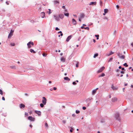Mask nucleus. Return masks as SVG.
<instances>
[{"label":"nucleus","instance_id":"obj_5","mask_svg":"<svg viewBox=\"0 0 133 133\" xmlns=\"http://www.w3.org/2000/svg\"><path fill=\"white\" fill-rule=\"evenodd\" d=\"M105 67L104 66H102L101 68L99 70H98L97 72L98 73H99L100 72H102L103 70L104 69Z\"/></svg>","mask_w":133,"mask_h":133},{"label":"nucleus","instance_id":"obj_55","mask_svg":"<svg viewBox=\"0 0 133 133\" xmlns=\"http://www.w3.org/2000/svg\"><path fill=\"white\" fill-rule=\"evenodd\" d=\"M72 116L73 117H75V114H72Z\"/></svg>","mask_w":133,"mask_h":133},{"label":"nucleus","instance_id":"obj_49","mask_svg":"<svg viewBox=\"0 0 133 133\" xmlns=\"http://www.w3.org/2000/svg\"><path fill=\"white\" fill-rule=\"evenodd\" d=\"M62 8L63 9H65V7L64 6H63Z\"/></svg>","mask_w":133,"mask_h":133},{"label":"nucleus","instance_id":"obj_46","mask_svg":"<svg viewBox=\"0 0 133 133\" xmlns=\"http://www.w3.org/2000/svg\"><path fill=\"white\" fill-rule=\"evenodd\" d=\"M25 116H28V114L27 113L25 112Z\"/></svg>","mask_w":133,"mask_h":133},{"label":"nucleus","instance_id":"obj_59","mask_svg":"<svg viewBox=\"0 0 133 133\" xmlns=\"http://www.w3.org/2000/svg\"><path fill=\"white\" fill-rule=\"evenodd\" d=\"M103 18L104 19H108L106 17H104Z\"/></svg>","mask_w":133,"mask_h":133},{"label":"nucleus","instance_id":"obj_34","mask_svg":"<svg viewBox=\"0 0 133 133\" xmlns=\"http://www.w3.org/2000/svg\"><path fill=\"white\" fill-rule=\"evenodd\" d=\"M79 63V62L78 61H77V64H76V68H77L78 67V64Z\"/></svg>","mask_w":133,"mask_h":133},{"label":"nucleus","instance_id":"obj_13","mask_svg":"<svg viewBox=\"0 0 133 133\" xmlns=\"http://www.w3.org/2000/svg\"><path fill=\"white\" fill-rule=\"evenodd\" d=\"M117 98L116 97H114L112 98L111 101L112 102H115L117 101Z\"/></svg>","mask_w":133,"mask_h":133},{"label":"nucleus","instance_id":"obj_35","mask_svg":"<svg viewBox=\"0 0 133 133\" xmlns=\"http://www.w3.org/2000/svg\"><path fill=\"white\" fill-rule=\"evenodd\" d=\"M10 44L11 46H14L15 45V44L14 43H11Z\"/></svg>","mask_w":133,"mask_h":133},{"label":"nucleus","instance_id":"obj_43","mask_svg":"<svg viewBox=\"0 0 133 133\" xmlns=\"http://www.w3.org/2000/svg\"><path fill=\"white\" fill-rule=\"evenodd\" d=\"M62 122L64 124H65L66 123V121L65 120H63L62 121Z\"/></svg>","mask_w":133,"mask_h":133},{"label":"nucleus","instance_id":"obj_45","mask_svg":"<svg viewBox=\"0 0 133 133\" xmlns=\"http://www.w3.org/2000/svg\"><path fill=\"white\" fill-rule=\"evenodd\" d=\"M55 29L56 31H58L59 30V29L58 27L56 28Z\"/></svg>","mask_w":133,"mask_h":133},{"label":"nucleus","instance_id":"obj_62","mask_svg":"<svg viewBox=\"0 0 133 133\" xmlns=\"http://www.w3.org/2000/svg\"><path fill=\"white\" fill-rule=\"evenodd\" d=\"M121 68H122V67H121V66H119V69H121Z\"/></svg>","mask_w":133,"mask_h":133},{"label":"nucleus","instance_id":"obj_51","mask_svg":"<svg viewBox=\"0 0 133 133\" xmlns=\"http://www.w3.org/2000/svg\"><path fill=\"white\" fill-rule=\"evenodd\" d=\"M2 100L4 101L5 100V98L4 97H3L2 98Z\"/></svg>","mask_w":133,"mask_h":133},{"label":"nucleus","instance_id":"obj_61","mask_svg":"<svg viewBox=\"0 0 133 133\" xmlns=\"http://www.w3.org/2000/svg\"><path fill=\"white\" fill-rule=\"evenodd\" d=\"M62 33V32L61 31H59L58 32V33Z\"/></svg>","mask_w":133,"mask_h":133},{"label":"nucleus","instance_id":"obj_22","mask_svg":"<svg viewBox=\"0 0 133 133\" xmlns=\"http://www.w3.org/2000/svg\"><path fill=\"white\" fill-rule=\"evenodd\" d=\"M98 55V54L97 53L95 54H94V58H95Z\"/></svg>","mask_w":133,"mask_h":133},{"label":"nucleus","instance_id":"obj_6","mask_svg":"<svg viewBox=\"0 0 133 133\" xmlns=\"http://www.w3.org/2000/svg\"><path fill=\"white\" fill-rule=\"evenodd\" d=\"M54 16L55 20L57 21H58L60 20L59 17V16L54 15Z\"/></svg>","mask_w":133,"mask_h":133},{"label":"nucleus","instance_id":"obj_21","mask_svg":"<svg viewBox=\"0 0 133 133\" xmlns=\"http://www.w3.org/2000/svg\"><path fill=\"white\" fill-rule=\"evenodd\" d=\"M96 91V89H95L94 90H93L92 92V94L93 95L95 94Z\"/></svg>","mask_w":133,"mask_h":133},{"label":"nucleus","instance_id":"obj_36","mask_svg":"<svg viewBox=\"0 0 133 133\" xmlns=\"http://www.w3.org/2000/svg\"><path fill=\"white\" fill-rule=\"evenodd\" d=\"M0 94L1 95H3V92L2 90L0 89Z\"/></svg>","mask_w":133,"mask_h":133},{"label":"nucleus","instance_id":"obj_30","mask_svg":"<svg viewBox=\"0 0 133 133\" xmlns=\"http://www.w3.org/2000/svg\"><path fill=\"white\" fill-rule=\"evenodd\" d=\"M59 3V2L58 1H54V4H56L57 3Z\"/></svg>","mask_w":133,"mask_h":133},{"label":"nucleus","instance_id":"obj_31","mask_svg":"<svg viewBox=\"0 0 133 133\" xmlns=\"http://www.w3.org/2000/svg\"><path fill=\"white\" fill-rule=\"evenodd\" d=\"M95 36L96 37H97V39H99V35H95Z\"/></svg>","mask_w":133,"mask_h":133},{"label":"nucleus","instance_id":"obj_32","mask_svg":"<svg viewBox=\"0 0 133 133\" xmlns=\"http://www.w3.org/2000/svg\"><path fill=\"white\" fill-rule=\"evenodd\" d=\"M123 65L124 66H125L126 67H128V65L126 63H125L123 64Z\"/></svg>","mask_w":133,"mask_h":133},{"label":"nucleus","instance_id":"obj_42","mask_svg":"<svg viewBox=\"0 0 133 133\" xmlns=\"http://www.w3.org/2000/svg\"><path fill=\"white\" fill-rule=\"evenodd\" d=\"M99 3H100V5H102V2L101 0L100 1Z\"/></svg>","mask_w":133,"mask_h":133},{"label":"nucleus","instance_id":"obj_54","mask_svg":"<svg viewBox=\"0 0 133 133\" xmlns=\"http://www.w3.org/2000/svg\"><path fill=\"white\" fill-rule=\"evenodd\" d=\"M57 89V88L56 87H54L53 88V89L54 90H56Z\"/></svg>","mask_w":133,"mask_h":133},{"label":"nucleus","instance_id":"obj_44","mask_svg":"<svg viewBox=\"0 0 133 133\" xmlns=\"http://www.w3.org/2000/svg\"><path fill=\"white\" fill-rule=\"evenodd\" d=\"M72 84L74 85H76V83L75 82H73L72 83Z\"/></svg>","mask_w":133,"mask_h":133},{"label":"nucleus","instance_id":"obj_19","mask_svg":"<svg viewBox=\"0 0 133 133\" xmlns=\"http://www.w3.org/2000/svg\"><path fill=\"white\" fill-rule=\"evenodd\" d=\"M30 52L31 53H33L35 54L36 53L35 51H34V50L32 49H30Z\"/></svg>","mask_w":133,"mask_h":133},{"label":"nucleus","instance_id":"obj_9","mask_svg":"<svg viewBox=\"0 0 133 133\" xmlns=\"http://www.w3.org/2000/svg\"><path fill=\"white\" fill-rule=\"evenodd\" d=\"M72 22L74 25H76L77 24V22L75 19L74 18L72 19Z\"/></svg>","mask_w":133,"mask_h":133},{"label":"nucleus","instance_id":"obj_15","mask_svg":"<svg viewBox=\"0 0 133 133\" xmlns=\"http://www.w3.org/2000/svg\"><path fill=\"white\" fill-rule=\"evenodd\" d=\"M64 80H66L67 81H70V79L68 77H64Z\"/></svg>","mask_w":133,"mask_h":133},{"label":"nucleus","instance_id":"obj_20","mask_svg":"<svg viewBox=\"0 0 133 133\" xmlns=\"http://www.w3.org/2000/svg\"><path fill=\"white\" fill-rule=\"evenodd\" d=\"M84 15L83 14H81L80 16V17L81 18H84Z\"/></svg>","mask_w":133,"mask_h":133},{"label":"nucleus","instance_id":"obj_63","mask_svg":"<svg viewBox=\"0 0 133 133\" xmlns=\"http://www.w3.org/2000/svg\"><path fill=\"white\" fill-rule=\"evenodd\" d=\"M93 42H94V43L95 42H96V40L94 39H93Z\"/></svg>","mask_w":133,"mask_h":133},{"label":"nucleus","instance_id":"obj_17","mask_svg":"<svg viewBox=\"0 0 133 133\" xmlns=\"http://www.w3.org/2000/svg\"><path fill=\"white\" fill-rule=\"evenodd\" d=\"M61 61L63 62H64L65 61V58L62 57L61 59Z\"/></svg>","mask_w":133,"mask_h":133},{"label":"nucleus","instance_id":"obj_64","mask_svg":"<svg viewBox=\"0 0 133 133\" xmlns=\"http://www.w3.org/2000/svg\"><path fill=\"white\" fill-rule=\"evenodd\" d=\"M131 87L132 88H133V85H131Z\"/></svg>","mask_w":133,"mask_h":133},{"label":"nucleus","instance_id":"obj_23","mask_svg":"<svg viewBox=\"0 0 133 133\" xmlns=\"http://www.w3.org/2000/svg\"><path fill=\"white\" fill-rule=\"evenodd\" d=\"M108 12V9H104V12L105 13H107Z\"/></svg>","mask_w":133,"mask_h":133},{"label":"nucleus","instance_id":"obj_27","mask_svg":"<svg viewBox=\"0 0 133 133\" xmlns=\"http://www.w3.org/2000/svg\"><path fill=\"white\" fill-rule=\"evenodd\" d=\"M64 15L65 16H66L67 17H68L69 15V14L68 13H64Z\"/></svg>","mask_w":133,"mask_h":133},{"label":"nucleus","instance_id":"obj_38","mask_svg":"<svg viewBox=\"0 0 133 133\" xmlns=\"http://www.w3.org/2000/svg\"><path fill=\"white\" fill-rule=\"evenodd\" d=\"M74 130L72 128H71V129L70 130V132H72L73 130Z\"/></svg>","mask_w":133,"mask_h":133},{"label":"nucleus","instance_id":"obj_14","mask_svg":"<svg viewBox=\"0 0 133 133\" xmlns=\"http://www.w3.org/2000/svg\"><path fill=\"white\" fill-rule=\"evenodd\" d=\"M59 18L61 19L63 18L64 17V15L63 14H60L59 15Z\"/></svg>","mask_w":133,"mask_h":133},{"label":"nucleus","instance_id":"obj_57","mask_svg":"<svg viewBox=\"0 0 133 133\" xmlns=\"http://www.w3.org/2000/svg\"><path fill=\"white\" fill-rule=\"evenodd\" d=\"M121 69H122V70H125V69H124V68H121Z\"/></svg>","mask_w":133,"mask_h":133},{"label":"nucleus","instance_id":"obj_39","mask_svg":"<svg viewBox=\"0 0 133 133\" xmlns=\"http://www.w3.org/2000/svg\"><path fill=\"white\" fill-rule=\"evenodd\" d=\"M84 29H87V30H89V28L88 27H85Z\"/></svg>","mask_w":133,"mask_h":133},{"label":"nucleus","instance_id":"obj_50","mask_svg":"<svg viewBox=\"0 0 133 133\" xmlns=\"http://www.w3.org/2000/svg\"><path fill=\"white\" fill-rule=\"evenodd\" d=\"M121 73L122 74H124V72L123 71H121Z\"/></svg>","mask_w":133,"mask_h":133},{"label":"nucleus","instance_id":"obj_52","mask_svg":"<svg viewBox=\"0 0 133 133\" xmlns=\"http://www.w3.org/2000/svg\"><path fill=\"white\" fill-rule=\"evenodd\" d=\"M116 7L117 9H118L119 6L118 5H116Z\"/></svg>","mask_w":133,"mask_h":133},{"label":"nucleus","instance_id":"obj_58","mask_svg":"<svg viewBox=\"0 0 133 133\" xmlns=\"http://www.w3.org/2000/svg\"><path fill=\"white\" fill-rule=\"evenodd\" d=\"M119 71V69H117L116 70V72H118Z\"/></svg>","mask_w":133,"mask_h":133},{"label":"nucleus","instance_id":"obj_33","mask_svg":"<svg viewBox=\"0 0 133 133\" xmlns=\"http://www.w3.org/2000/svg\"><path fill=\"white\" fill-rule=\"evenodd\" d=\"M113 59V58L112 57H111V58H110L108 61V62H109L111 61Z\"/></svg>","mask_w":133,"mask_h":133},{"label":"nucleus","instance_id":"obj_28","mask_svg":"<svg viewBox=\"0 0 133 133\" xmlns=\"http://www.w3.org/2000/svg\"><path fill=\"white\" fill-rule=\"evenodd\" d=\"M42 55L43 56L45 57L47 55V54L45 53H44L42 54Z\"/></svg>","mask_w":133,"mask_h":133},{"label":"nucleus","instance_id":"obj_26","mask_svg":"<svg viewBox=\"0 0 133 133\" xmlns=\"http://www.w3.org/2000/svg\"><path fill=\"white\" fill-rule=\"evenodd\" d=\"M45 16V13L44 12H42V18H43Z\"/></svg>","mask_w":133,"mask_h":133},{"label":"nucleus","instance_id":"obj_29","mask_svg":"<svg viewBox=\"0 0 133 133\" xmlns=\"http://www.w3.org/2000/svg\"><path fill=\"white\" fill-rule=\"evenodd\" d=\"M105 75V74L104 73H102L101 75L99 76V77H103Z\"/></svg>","mask_w":133,"mask_h":133},{"label":"nucleus","instance_id":"obj_8","mask_svg":"<svg viewBox=\"0 0 133 133\" xmlns=\"http://www.w3.org/2000/svg\"><path fill=\"white\" fill-rule=\"evenodd\" d=\"M72 37V35H71L68 36L66 39V41L68 42Z\"/></svg>","mask_w":133,"mask_h":133},{"label":"nucleus","instance_id":"obj_25","mask_svg":"<svg viewBox=\"0 0 133 133\" xmlns=\"http://www.w3.org/2000/svg\"><path fill=\"white\" fill-rule=\"evenodd\" d=\"M119 58L122 59H123L125 58V56L124 55H122L119 57Z\"/></svg>","mask_w":133,"mask_h":133},{"label":"nucleus","instance_id":"obj_53","mask_svg":"<svg viewBox=\"0 0 133 133\" xmlns=\"http://www.w3.org/2000/svg\"><path fill=\"white\" fill-rule=\"evenodd\" d=\"M84 28L85 27H84L83 26H82L81 27V29H84Z\"/></svg>","mask_w":133,"mask_h":133},{"label":"nucleus","instance_id":"obj_24","mask_svg":"<svg viewBox=\"0 0 133 133\" xmlns=\"http://www.w3.org/2000/svg\"><path fill=\"white\" fill-rule=\"evenodd\" d=\"M10 67L12 69H16V66H10Z\"/></svg>","mask_w":133,"mask_h":133},{"label":"nucleus","instance_id":"obj_60","mask_svg":"<svg viewBox=\"0 0 133 133\" xmlns=\"http://www.w3.org/2000/svg\"><path fill=\"white\" fill-rule=\"evenodd\" d=\"M73 15L75 17H77V16L76 15Z\"/></svg>","mask_w":133,"mask_h":133},{"label":"nucleus","instance_id":"obj_11","mask_svg":"<svg viewBox=\"0 0 133 133\" xmlns=\"http://www.w3.org/2000/svg\"><path fill=\"white\" fill-rule=\"evenodd\" d=\"M35 112L39 115H41V112L40 111L36 110L35 111Z\"/></svg>","mask_w":133,"mask_h":133},{"label":"nucleus","instance_id":"obj_56","mask_svg":"<svg viewBox=\"0 0 133 133\" xmlns=\"http://www.w3.org/2000/svg\"><path fill=\"white\" fill-rule=\"evenodd\" d=\"M90 103H88L87 105V107H89V105Z\"/></svg>","mask_w":133,"mask_h":133},{"label":"nucleus","instance_id":"obj_7","mask_svg":"<svg viewBox=\"0 0 133 133\" xmlns=\"http://www.w3.org/2000/svg\"><path fill=\"white\" fill-rule=\"evenodd\" d=\"M13 32L14 31H13L12 30H11V32L9 35L8 36V38H10L12 35Z\"/></svg>","mask_w":133,"mask_h":133},{"label":"nucleus","instance_id":"obj_16","mask_svg":"<svg viewBox=\"0 0 133 133\" xmlns=\"http://www.w3.org/2000/svg\"><path fill=\"white\" fill-rule=\"evenodd\" d=\"M96 2H91L90 3L89 5H96Z\"/></svg>","mask_w":133,"mask_h":133},{"label":"nucleus","instance_id":"obj_2","mask_svg":"<svg viewBox=\"0 0 133 133\" xmlns=\"http://www.w3.org/2000/svg\"><path fill=\"white\" fill-rule=\"evenodd\" d=\"M31 45L32 46L34 45V43L32 42H30L27 43V45H28V47L29 48L31 47Z\"/></svg>","mask_w":133,"mask_h":133},{"label":"nucleus","instance_id":"obj_18","mask_svg":"<svg viewBox=\"0 0 133 133\" xmlns=\"http://www.w3.org/2000/svg\"><path fill=\"white\" fill-rule=\"evenodd\" d=\"M19 107L20 108H24L25 107V105H24L21 104L19 105Z\"/></svg>","mask_w":133,"mask_h":133},{"label":"nucleus","instance_id":"obj_4","mask_svg":"<svg viewBox=\"0 0 133 133\" xmlns=\"http://www.w3.org/2000/svg\"><path fill=\"white\" fill-rule=\"evenodd\" d=\"M28 119L32 121H34L35 120V118L31 116H29L28 118Z\"/></svg>","mask_w":133,"mask_h":133},{"label":"nucleus","instance_id":"obj_41","mask_svg":"<svg viewBox=\"0 0 133 133\" xmlns=\"http://www.w3.org/2000/svg\"><path fill=\"white\" fill-rule=\"evenodd\" d=\"M45 127H46L47 128H48V125L47 123H45Z\"/></svg>","mask_w":133,"mask_h":133},{"label":"nucleus","instance_id":"obj_37","mask_svg":"<svg viewBox=\"0 0 133 133\" xmlns=\"http://www.w3.org/2000/svg\"><path fill=\"white\" fill-rule=\"evenodd\" d=\"M76 114H78L79 113L80 111L79 110H76Z\"/></svg>","mask_w":133,"mask_h":133},{"label":"nucleus","instance_id":"obj_48","mask_svg":"<svg viewBox=\"0 0 133 133\" xmlns=\"http://www.w3.org/2000/svg\"><path fill=\"white\" fill-rule=\"evenodd\" d=\"M86 107H82V109L84 110L86 109Z\"/></svg>","mask_w":133,"mask_h":133},{"label":"nucleus","instance_id":"obj_1","mask_svg":"<svg viewBox=\"0 0 133 133\" xmlns=\"http://www.w3.org/2000/svg\"><path fill=\"white\" fill-rule=\"evenodd\" d=\"M115 117L116 119L118 120L119 121H120V119L119 117V114L118 112H116L115 113Z\"/></svg>","mask_w":133,"mask_h":133},{"label":"nucleus","instance_id":"obj_12","mask_svg":"<svg viewBox=\"0 0 133 133\" xmlns=\"http://www.w3.org/2000/svg\"><path fill=\"white\" fill-rule=\"evenodd\" d=\"M92 98L91 97L90 98H88L86 100V102H90L91 100H92Z\"/></svg>","mask_w":133,"mask_h":133},{"label":"nucleus","instance_id":"obj_3","mask_svg":"<svg viewBox=\"0 0 133 133\" xmlns=\"http://www.w3.org/2000/svg\"><path fill=\"white\" fill-rule=\"evenodd\" d=\"M46 99L44 97H43L42 99V103H43V104L45 105L46 104Z\"/></svg>","mask_w":133,"mask_h":133},{"label":"nucleus","instance_id":"obj_40","mask_svg":"<svg viewBox=\"0 0 133 133\" xmlns=\"http://www.w3.org/2000/svg\"><path fill=\"white\" fill-rule=\"evenodd\" d=\"M48 10H49L48 14H50L52 12L50 11L51 10L50 9H49Z\"/></svg>","mask_w":133,"mask_h":133},{"label":"nucleus","instance_id":"obj_10","mask_svg":"<svg viewBox=\"0 0 133 133\" xmlns=\"http://www.w3.org/2000/svg\"><path fill=\"white\" fill-rule=\"evenodd\" d=\"M114 52H112V51H111L109 54H106V56H109L114 54Z\"/></svg>","mask_w":133,"mask_h":133},{"label":"nucleus","instance_id":"obj_47","mask_svg":"<svg viewBox=\"0 0 133 133\" xmlns=\"http://www.w3.org/2000/svg\"><path fill=\"white\" fill-rule=\"evenodd\" d=\"M120 52H118V53H117V56L119 57H120Z\"/></svg>","mask_w":133,"mask_h":133}]
</instances>
